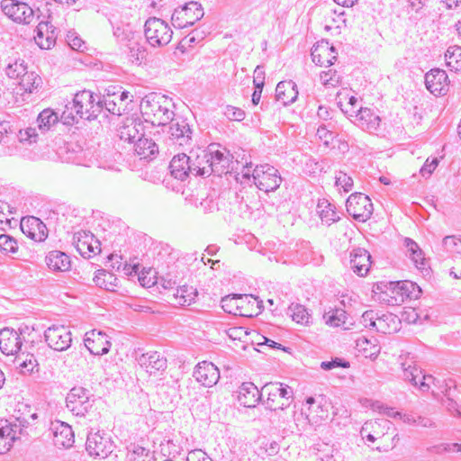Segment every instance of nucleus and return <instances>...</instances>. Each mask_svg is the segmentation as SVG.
Here are the masks:
<instances>
[{
	"label": "nucleus",
	"instance_id": "obj_1",
	"mask_svg": "<svg viewBox=\"0 0 461 461\" xmlns=\"http://www.w3.org/2000/svg\"><path fill=\"white\" fill-rule=\"evenodd\" d=\"M175 104L165 95L150 93L140 102V112L147 122L152 125H166L175 116Z\"/></svg>",
	"mask_w": 461,
	"mask_h": 461
},
{
	"label": "nucleus",
	"instance_id": "obj_2",
	"mask_svg": "<svg viewBox=\"0 0 461 461\" xmlns=\"http://www.w3.org/2000/svg\"><path fill=\"white\" fill-rule=\"evenodd\" d=\"M38 419L36 412L22 413L14 421L0 420V455L8 452L21 435L30 436L33 431V421Z\"/></svg>",
	"mask_w": 461,
	"mask_h": 461
},
{
	"label": "nucleus",
	"instance_id": "obj_3",
	"mask_svg": "<svg viewBox=\"0 0 461 461\" xmlns=\"http://www.w3.org/2000/svg\"><path fill=\"white\" fill-rule=\"evenodd\" d=\"M380 291V299L388 305H400L406 299L416 300L421 294V288L409 280L396 282H381L377 285Z\"/></svg>",
	"mask_w": 461,
	"mask_h": 461
},
{
	"label": "nucleus",
	"instance_id": "obj_4",
	"mask_svg": "<svg viewBox=\"0 0 461 461\" xmlns=\"http://www.w3.org/2000/svg\"><path fill=\"white\" fill-rule=\"evenodd\" d=\"M118 43L123 52L127 53L132 63L140 64L146 58L147 50L141 43L140 36L129 29L117 27L113 31Z\"/></svg>",
	"mask_w": 461,
	"mask_h": 461
},
{
	"label": "nucleus",
	"instance_id": "obj_5",
	"mask_svg": "<svg viewBox=\"0 0 461 461\" xmlns=\"http://www.w3.org/2000/svg\"><path fill=\"white\" fill-rule=\"evenodd\" d=\"M73 106L78 118L88 121L96 119L102 113L100 95L90 90L77 92L73 98Z\"/></svg>",
	"mask_w": 461,
	"mask_h": 461
},
{
	"label": "nucleus",
	"instance_id": "obj_6",
	"mask_svg": "<svg viewBox=\"0 0 461 461\" xmlns=\"http://www.w3.org/2000/svg\"><path fill=\"white\" fill-rule=\"evenodd\" d=\"M168 123L167 134L171 144L183 148L192 147L194 135L192 122L182 115L175 114Z\"/></svg>",
	"mask_w": 461,
	"mask_h": 461
},
{
	"label": "nucleus",
	"instance_id": "obj_7",
	"mask_svg": "<svg viewBox=\"0 0 461 461\" xmlns=\"http://www.w3.org/2000/svg\"><path fill=\"white\" fill-rule=\"evenodd\" d=\"M144 33L150 46L163 47L171 41L173 32L162 19L150 17L145 23Z\"/></svg>",
	"mask_w": 461,
	"mask_h": 461
},
{
	"label": "nucleus",
	"instance_id": "obj_8",
	"mask_svg": "<svg viewBox=\"0 0 461 461\" xmlns=\"http://www.w3.org/2000/svg\"><path fill=\"white\" fill-rule=\"evenodd\" d=\"M252 178L253 184L266 193L276 191L283 181L278 169L268 164L257 166Z\"/></svg>",
	"mask_w": 461,
	"mask_h": 461
},
{
	"label": "nucleus",
	"instance_id": "obj_9",
	"mask_svg": "<svg viewBox=\"0 0 461 461\" xmlns=\"http://www.w3.org/2000/svg\"><path fill=\"white\" fill-rule=\"evenodd\" d=\"M94 395L89 390L81 387H73L66 397L67 408L76 416L84 417L93 407Z\"/></svg>",
	"mask_w": 461,
	"mask_h": 461
},
{
	"label": "nucleus",
	"instance_id": "obj_10",
	"mask_svg": "<svg viewBox=\"0 0 461 461\" xmlns=\"http://www.w3.org/2000/svg\"><path fill=\"white\" fill-rule=\"evenodd\" d=\"M203 9L197 2H189L180 8L175 9L171 21L176 28L183 29L194 25L203 16Z\"/></svg>",
	"mask_w": 461,
	"mask_h": 461
},
{
	"label": "nucleus",
	"instance_id": "obj_11",
	"mask_svg": "<svg viewBox=\"0 0 461 461\" xmlns=\"http://www.w3.org/2000/svg\"><path fill=\"white\" fill-rule=\"evenodd\" d=\"M346 207L348 214L360 222H365L370 219L374 211L371 199L362 193L350 194L347 200Z\"/></svg>",
	"mask_w": 461,
	"mask_h": 461
},
{
	"label": "nucleus",
	"instance_id": "obj_12",
	"mask_svg": "<svg viewBox=\"0 0 461 461\" xmlns=\"http://www.w3.org/2000/svg\"><path fill=\"white\" fill-rule=\"evenodd\" d=\"M0 6L3 13L17 23L30 24L34 20V11L24 2L2 0Z\"/></svg>",
	"mask_w": 461,
	"mask_h": 461
},
{
	"label": "nucleus",
	"instance_id": "obj_13",
	"mask_svg": "<svg viewBox=\"0 0 461 461\" xmlns=\"http://www.w3.org/2000/svg\"><path fill=\"white\" fill-rule=\"evenodd\" d=\"M114 448L113 441L105 432H89L86 442V449L91 456L105 458Z\"/></svg>",
	"mask_w": 461,
	"mask_h": 461
},
{
	"label": "nucleus",
	"instance_id": "obj_14",
	"mask_svg": "<svg viewBox=\"0 0 461 461\" xmlns=\"http://www.w3.org/2000/svg\"><path fill=\"white\" fill-rule=\"evenodd\" d=\"M210 162L213 168V175L221 176L222 175L232 174L233 170V156L226 149L220 144H210Z\"/></svg>",
	"mask_w": 461,
	"mask_h": 461
},
{
	"label": "nucleus",
	"instance_id": "obj_15",
	"mask_svg": "<svg viewBox=\"0 0 461 461\" xmlns=\"http://www.w3.org/2000/svg\"><path fill=\"white\" fill-rule=\"evenodd\" d=\"M44 339L48 346L56 351H65L72 344V333L65 325H51L45 330Z\"/></svg>",
	"mask_w": 461,
	"mask_h": 461
},
{
	"label": "nucleus",
	"instance_id": "obj_16",
	"mask_svg": "<svg viewBox=\"0 0 461 461\" xmlns=\"http://www.w3.org/2000/svg\"><path fill=\"white\" fill-rule=\"evenodd\" d=\"M258 303L257 298L249 294H233L223 297L221 301L224 312L239 316H251L249 312L250 303Z\"/></svg>",
	"mask_w": 461,
	"mask_h": 461
},
{
	"label": "nucleus",
	"instance_id": "obj_17",
	"mask_svg": "<svg viewBox=\"0 0 461 461\" xmlns=\"http://www.w3.org/2000/svg\"><path fill=\"white\" fill-rule=\"evenodd\" d=\"M158 261L159 264L156 273L158 275L168 276L178 280L180 275L184 273V264L177 258L175 252H167L164 249V252H159Z\"/></svg>",
	"mask_w": 461,
	"mask_h": 461
},
{
	"label": "nucleus",
	"instance_id": "obj_18",
	"mask_svg": "<svg viewBox=\"0 0 461 461\" xmlns=\"http://www.w3.org/2000/svg\"><path fill=\"white\" fill-rule=\"evenodd\" d=\"M193 376L203 386L212 387L218 383L220 371L212 362L202 361L195 366Z\"/></svg>",
	"mask_w": 461,
	"mask_h": 461
},
{
	"label": "nucleus",
	"instance_id": "obj_19",
	"mask_svg": "<svg viewBox=\"0 0 461 461\" xmlns=\"http://www.w3.org/2000/svg\"><path fill=\"white\" fill-rule=\"evenodd\" d=\"M427 89L435 95H444L448 90V77L443 69L433 68L425 75Z\"/></svg>",
	"mask_w": 461,
	"mask_h": 461
},
{
	"label": "nucleus",
	"instance_id": "obj_20",
	"mask_svg": "<svg viewBox=\"0 0 461 461\" xmlns=\"http://www.w3.org/2000/svg\"><path fill=\"white\" fill-rule=\"evenodd\" d=\"M137 361L150 375L164 372L167 366V358L158 351H151L140 355Z\"/></svg>",
	"mask_w": 461,
	"mask_h": 461
},
{
	"label": "nucleus",
	"instance_id": "obj_21",
	"mask_svg": "<svg viewBox=\"0 0 461 461\" xmlns=\"http://www.w3.org/2000/svg\"><path fill=\"white\" fill-rule=\"evenodd\" d=\"M21 230L35 241H43L48 237L46 225L37 217H23L20 222Z\"/></svg>",
	"mask_w": 461,
	"mask_h": 461
},
{
	"label": "nucleus",
	"instance_id": "obj_22",
	"mask_svg": "<svg viewBox=\"0 0 461 461\" xmlns=\"http://www.w3.org/2000/svg\"><path fill=\"white\" fill-rule=\"evenodd\" d=\"M21 333L14 329L5 328L0 330V350L5 355H17L22 351Z\"/></svg>",
	"mask_w": 461,
	"mask_h": 461
},
{
	"label": "nucleus",
	"instance_id": "obj_23",
	"mask_svg": "<svg viewBox=\"0 0 461 461\" xmlns=\"http://www.w3.org/2000/svg\"><path fill=\"white\" fill-rule=\"evenodd\" d=\"M337 52L332 45H330L329 41H321L314 45L312 49L311 56L312 61L321 67H330L333 65L337 59Z\"/></svg>",
	"mask_w": 461,
	"mask_h": 461
},
{
	"label": "nucleus",
	"instance_id": "obj_24",
	"mask_svg": "<svg viewBox=\"0 0 461 461\" xmlns=\"http://www.w3.org/2000/svg\"><path fill=\"white\" fill-rule=\"evenodd\" d=\"M192 156L185 153L175 155L170 161L169 170L172 176L181 181L193 175Z\"/></svg>",
	"mask_w": 461,
	"mask_h": 461
},
{
	"label": "nucleus",
	"instance_id": "obj_25",
	"mask_svg": "<svg viewBox=\"0 0 461 461\" xmlns=\"http://www.w3.org/2000/svg\"><path fill=\"white\" fill-rule=\"evenodd\" d=\"M85 346L92 355L103 356L109 352L111 342L107 340L104 333L92 330L86 334Z\"/></svg>",
	"mask_w": 461,
	"mask_h": 461
},
{
	"label": "nucleus",
	"instance_id": "obj_26",
	"mask_svg": "<svg viewBox=\"0 0 461 461\" xmlns=\"http://www.w3.org/2000/svg\"><path fill=\"white\" fill-rule=\"evenodd\" d=\"M53 442L59 448H69L75 442L74 431L68 423L57 420L52 423Z\"/></svg>",
	"mask_w": 461,
	"mask_h": 461
},
{
	"label": "nucleus",
	"instance_id": "obj_27",
	"mask_svg": "<svg viewBox=\"0 0 461 461\" xmlns=\"http://www.w3.org/2000/svg\"><path fill=\"white\" fill-rule=\"evenodd\" d=\"M193 166V176H209L213 174V168L210 162V145L205 149L200 150V152L191 151Z\"/></svg>",
	"mask_w": 461,
	"mask_h": 461
},
{
	"label": "nucleus",
	"instance_id": "obj_28",
	"mask_svg": "<svg viewBox=\"0 0 461 461\" xmlns=\"http://www.w3.org/2000/svg\"><path fill=\"white\" fill-rule=\"evenodd\" d=\"M323 399L318 402L313 397H308L306 403L309 405L305 411L306 419L312 425H319L329 418V408L322 403Z\"/></svg>",
	"mask_w": 461,
	"mask_h": 461
},
{
	"label": "nucleus",
	"instance_id": "obj_29",
	"mask_svg": "<svg viewBox=\"0 0 461 461\" xmlns=\"http://www.w3.org/2000/svg\"><path fill=\"white\" fill-rule=\"evenodd\" d=\"M56 28L49 22H41L36 27L35 42L42 50H50L56 43Z\"/></svg>",
	"mask_w": 461,
	"mask_h": 461
},
{
	"label": "nucleus",
	"instance_id": "obj_30",
	"mask_svg": "<svg viewBox=\"0 0 461 461\" xmlns=\"http://www.w3.org/2000/svg\"><path fill=\"white\" fill-rule=\"evenodd\" d=\"M262 393L251 382H244L239 387L238 401L247 408H254L261 401Z\"/></svg>",
	"mask_w": 461,
	"mask_h": 461
},
{
	"label": "nucleus",
	"instance_id": "obj_31",
	"mask_svg": "<svg viewBox=\"0 0 461 461\" xmlns=\"http://www.w3.org/2000/svg\"><path fill=\"white\" fill-rule=\"evenodd\" d=\"M355 116V123L361 129L373 132L378 130L381 122L379 115L367 107H359Z\"/></svg>",
	"mask_w": 461,
	"mask_h": 461
},
{
	"label": "nucleus",
	"instance_id": "obj_32",
	"mask_svg": "<svg viewBox=\"0 0 461 461\" xmlns=\"http://www.w3.org/2000/svg\"><path fill=\"white\" fill-rule=\"evenodd\" d=\"M350 266L359 276H365L371 266V255L364 249L357 248L350 253Z\"/></svg>",
	"mask_w": 461,
	"mask_h": 461
},
{
	"label": "nucleus",
	"instance_id": "obj_33",
	"mask_svg": "<svg viewBox=\"0 0 461 461\" xmlns=\"http://www.w3.org/2000/svg\"><path fill=\"white\" fill-rule=\"evenodd\" d=\"M298 97V89L293 80H285L277 84L276 88V98L285 106L294 104Z\"/></svg>",
	"mask_w": 461,
	"mask_h": 461
},
{
	"label": "nucleus",
	"instance_id": "obj_34",
	"mask_svg": "<svg viewBox=\"0 0 461 461\" xmlns=\"http://www.w3.org/2000/svg\"><path fill=\"white\" fill-rule=\"evenodd\" d=\"M143 125L136 120H127L124 124L119 129V137L121 140L130 143H136L138 140L141 139L143 134Z\"/></svg>",
	"mask_w": 461,
	"mask_h": 461
},
{
	"label": "nucleus",
	"instance_id": "obj_35",
	"mask_svg": "<svg viewBox=\"0 0 461 461\" xmlns=\"http://www.w3.org/2000/svg\"><path fill=\"white\" fill-rule=\"evenodd\" d=\"M49 269L55 272H65L71 267L69 257L59 250H52L45 258Z\"/></svg>",
	"mask_w": 461,
	"mask_h": 461
},
{
	"label": "nucleus",
	"instance_id": "obj_36",
	"mask_svg": "<svg viewBox=\"0 0 461 461\" xmlns=\"http://www.w3.org/2000/svg\"><path fill=\"white\" fill-rule=\"evenodd\" d=\"M392 422L386 419H379L374 421L366 422L361 429V436L366 438L369 442H375L376 438L384 435L382 431H376V428H384L389 429Z\"/></svg>",
	"mask_w": 461,
	"mask_h": 461
},
{
	"label": "nucleus",
	"instance_id": "obj_37",
	"mask_svg": "<svg viewBox=\"0 0 461 461\" xmlns=\"http://www.w3.org/2000/svg\"><path fill=\"white\" fill-rule=\"evenodd\" d=\"M337 105L348 116H354L359 108H357V98L354 95H348L347 92L339 91L336 95Z\"/></svg>",
	"mask_w": 461,
	"mask_h": 461
},
{
	"label": "nucleus",
	"instance_id": "obj_38",
	"mask_svg": "<svg viewBox=\"0 0 461 461\" xmlns=\"http://www.w3.org/2000/svg\"><path fill=\"white\" fill-rule=\"evenodd\" d=\"M403 245L407 249L409 258L414 263L415 267L419 269L425 268L426 259L419 245L410 238L404 239Z\"/></svg>",
	"mask_w": 461,
	"mask_h": 461
},
{
	"label": "nucleus",
	"instance_id": "obj_39",
	"mask_svg": "<svg viewBox=\"0 0 461 461\" xmlns=\"http://www.w3.org/2000/svg\"><path fill=\"white\" fill-rule=\"evenodd\" d=\"M401 369L402 372V379L418 387L422 371L417 367L415 362L412 359L406 358L404 361L401 362Z\"/></svg>",
	"mask_w": 461,
	"mask_h": 461
},
{
	"label": "nucleus",
	"instance_id": "obj_40",
	"mask_svg": "<svg viewBox=\"0 0 461 461\" xmlns=\"http://www.w3.org/2000/svg\"><path fill=\"white\" fill-rule=\"evenodd\" d=\"M262 391L267 393V399L266 401V406L271 411L285 410L289 406V402H281L276 404V398L279 397V383H267L262 387Z\"/></svg>",
	"mask_w": 461,
	"mask_h": 461
},
{
	"label": "nucleus",
	"instance_id": "obj_41",
	"mask_svg": "<svg viewBox=\"0 0 461 461\" xmlns=\"http://www.w3.org/2000/svg\"><path fill=\"white\" fill-rule=\"evenodd\" d=\"M134 151L140 159H147L157 154L158 148L151 139L144 138L143 136L135 143Z\"/></svg>",
	"mask_w": 461,
	"mask_h": 461
},
{
	"label": "nucleus",
	"instance_id": "obj_42",
	"mask_svg": "<svg viewBox=\"0 0 461 461\" xmlns=\"http://www.w3.org/2000/svg\"><path fill=\"white\" fill-rule=\"evenodd\" d=\"M102 103V112L106 111L113 115L120 116L125 111V105L114 102V94H110V90L105 95L100 96Z\"/></svg>",
	"mask_w": 461,
	"mask_h": 461
},
{
	"label": "nucleus",
	"instance_id": "obj_43",
	"mask_svg": "<svg viewBox=\"0 0 461 461\" xmlns=\"http://www.w3.org/2000/svg\"><path fill=\"white\" fill-rule=\"evenodd\" d=\"M317 209L321 221L328 226L339 220L335 207L328 203V201L320 202L317 205Z\"/></svg>",
	"mask_w": 461,
	"mask_h": 461
},
{
	"label": "nucleus",
	"instance_id": "obj_44",
	"mask_svg": "<svg viewBox=\"0 0 461 461\" xmlns=\"http://www.w3.org/2000/svg\"><path fill=\"white\" fill-rule=\"evenodd\" d=\"M90 240H93V234L90 231H78L73 237L74 245L77 252L86 258H90V254L86 251L89 250L87 247Z\"/></svg>",
	"mask_w": 461,
	"mask_h": 461
},
{
	"label": "nucleus",
	"instance_id": "obj_45",
	"mask_svg": "<svg viewBox=\"0 0 461 461\" xmlns=\"http://www.w3.org/2000/svg\"><path fill=\"white\" fill-rule=\"evenodd\" d=\"M197 291L193 286L188 285H181L176 289V294H174L176 303L185 306L190 305L194 302L197 297Z\"/></svg>",
	"mask_w": 461,
	"mask_h": 461
},
{
	"label": "nucleus",
	"instance_id": "obj_46",
	"mask_svg": "<svg viewBox=\"0 0 461 461\" xmlns=\"http://www.w3.org/2000/svg\"><path fill=\"white\" fill-rule=\"evenodd\" d=\"M326 323L331 327L344 326L347 322L348 315L345 310L334 308L326 312L323 315Z\"/></svg>",
	"mask_w": 461,
	"mask_h": 461
},
{
	"label": "nucleus",
	"instance_id": "obj_47",
	"mask_svg": "<svg viewBox=\"0 0 461 461\" xmlns=\"http://www.w3.org/2000/svg\"><path fill=\"white\" fill-rule=\"evenodd\" d=\"M14 364L23 374H31L36 366V359L32 355L21 351L15 355Z\"/></svg>",
	"mask_w": 461,
	"mask_h": 461
},
{
	"label": "nucleus",
	"instance_id": "obj_48",
	"mask_svg": "<svg viewBox=\"0 0 461 461\" xmlns=\"http://www.w3.org/2000/svg\"><path fill=\"white\" fill-rule=\"evenodd\" d=\"M446 64L452 71H461V47L450 46L445 53Z\"/></svg>",
	"mask_w": 461,
	"mask_h": 461
},
{
	"label": "nucleus",
	"instance_id": "obj_49",
	"mask_svg": "<svg viewBox=\"0 0 461 461\" xmlns=\"http://www.w3.org/2000/svg\"><path fill=\"white\" fill-rule=\"evenodd\" d=\"M59 117L56 113L45 109L37 117L38 128L41 132H46L52 125L58 122Z\"/></svg>",
	"mask_w": 461,
	"mask_h": 461
},
{
	"label": "nucleus",
	"instance_id": "obj_50",
	"mask_svg": "<svg viewBox=\"0 0 461 461\" xmlns=\"http://www.w3.org/2000/svg\"><path fill=\"white\" fill-rule=\"evenodd\" d=\"M442 247L450 256L461 258V236H446L442 240Z\"/></svg>",
	"mask_w": 461,
	"mask_h": 461
},
{
	"label": "nucleus",
	"instance_id": "obj_51",
	"mask_svg": "<svg viewBox=\"0 0 461 461\" xmlns=\"http://www.w3.org/2000/svg\"><path fill=\"white\" fill-rule=\"evenodd\" d=\"M396 316L391 313L378 315L375 322V330L384 334L392 333L396 330V327H391L390 323L395 324Z\"/></svg>",
	"mask_w": 461,
	"mask_h": 461
},
{
	"label": "nucleus",
	"instance_id": "obj_52",
	"mask_svg": "<svg viewBox=\"0 0 461 461\" xmlns=\"http://www.w3.org/2000/svg\"><path fill=\"white\" fill-rule=\"evenodd\" d=\"M143 457L148 458V461H155L154 453L141 446L133 445L131 448H129L127 453L128 461H140Z\"/></svg>",
	"mask_w": 461,
	"mask_h": 461
},
{
	"label": "nucleus",
	"instance_id": "obj_53",
	"mask_svg": "<svg viewBox=\"0 0 461 461\" xmlns=\"http://www.w3.org/2000/svg\"><path fill=\"white\" fill-rule=\"evenodd\" d=\"M288 313L291 315L293 321L301 324L309 323L310 314L307 309L299 303H292L288 308Z\"/></svg>",
	"mask_w": 461,
	"mask_h": 461
},
{
	"label": "nucleus",
	"instance_id": "obj_54",
	"mask_svg": "<svg viewBox=\"0 0 461 461\" xmlns=\"http://www.w3.org/2000/svg\"><path fill=\"white\" fill-rule=\"evenodd\" d=\"M18 241L8 234H0V252L5 255H16L18 253Z\"/></svg>",
	"mask_w": 461,
	"mask_h": 461
},
{
	"label": "nucleus",
	"instance_id": "obj_55",
	"mask_svg": "<svg viewBox=\"0 0 461 461\" xmlns=\"http://www.w3.org/2000/svg\"><path fill=\"white\" fill-rule=\"evenodd\" d=\"M321 84L326 88H334L341 84L342 77L335 69H329L320 74Z\"/></svg>",
	"mask_w": 461,
	"mask_h": 461
},
{
	"label": "nucleus",
	"instance_id": "obj_56",
	"mask_svg": "<svg viewBox=\"0 0 461 461\" xmlns=\"http://www.w3.org/2000/svg\"><path fill=\"white\" fill-rule=\"evenodd\" d=\"M117 277L106 270H99L95 276L96 285L104 287L106 290H113V287L117 286Z\"/></svg>",
	"mask_w": 461,
	"mask_h": 461
},
{
	"label": "nucleus",
	"instance_id": "obj_57",
	"mask_svg": "<svg viewBox=\"0 0 461 461\" xmlns=\"http://www.w3.org/2000/svg\"><path fill=\"white\" fill-rule=\"evenodd\" d=\"M20 86L25 91L32 93L37 89L41 84V78L33 72H26L21 78Z\"/></svg>",
	"mask_w": 461,
	"mask_h": 461
},
{
	"label": "nucleus",
	"instance_id": "obj_58",
	"mask_svg": "<svg viewBox=\"0 0 461 461\" xmlns=\"http://www.w3.org/2000/svg\"><path fill=\"white\" fill-rule=\"evenodd\" d=\"M26 69L24 60L19 59L8 63L5 73L10 78H21L27 72Z\"/></svg>",
	"mask_w": 461,
	"mask_h": 461
},
{
	"label": "nucleus",
	"instance_id": "obj_59",
	"mask_svg": "<svg viewBox=\"0 0 461 461\" xmlns=\"http://www.w3.org/2000/svg\"><path fill=\"white\" fill-rule=\"evenodd\" d=\"M335 184L337 186H341L345 192H349L353 187V179L345 172L339 171L336 174Z\"/></svg>",
	"mask_w": 461,
	"mask_h": 461
},
{
	"label": "nucleus",
	"instance_id": "obj_60",
	"mask_svg": "<svg viewBox=\"0 0 461 461\" xmlns=\"http://www.w3.org/2000/svg\"><path fill=\"white\" fill-rule=\"evenodd\" d=\"M223 114L230 121L241 122L245 118V112L242 109L231 105L224 108Z\"/></svg>",
	"mask_w": 461,
	"mask_h": 461
},
{
	"label": "nucleus",
	"instance_id": "obj_61",
	"mask_svg": "<svg viewBox=\"0 0 461 461\" xmlns=\"http://www.w3.org/2000/svg\"><path fill=\"white\" fill-rule=\"evenodd\" d=\"M77 117L78 116L76 114L73 102L68 103L61 114V120L64 124L72 125L74 122H77Z\"/></svg>",
	"mask_w": 461,
	"mask_h": 461
},
{
	"label": "nucleus",
	"instance_id": "obj_62",
	"mask_svg": "<svg viewBox=\"0 0 461 461\" xmlns=\"http://www.w3.org/2000/svg\"><path fill=\"white\" fill-rule=\"evenodd\" d=\"M400 420H402L404 423L410 425H420L423 427H428L429 425H430L429 420L421 418L420 416L415 417L414 415L408 413L401 412Z\"/></svg>",
	"mask_w": 461,
	"mask_h": 461
},
{
	"label": "nucleus",
	"instance_id": "obj_63",
	"mask_svg": "<svg viewBox=\"0 0 461 461\" xmlns=\"http://www.w3.org/2000/svg\"><path fill=\"white\" fill-rule=\"evenodd\" d=\"M316 136L320 140L323 142L325 146H329L330 143L333 140L334 135L333 132L327 129L326 125L321 124L318 127Z\"/></svg>",
	"mask_w": 461,
	"mask_h": 461
},
{
	"label": "nucleus",
	"instance_id": "obj_64",
	"mask_svg": "<svg viewBox=\"0 0 461 461\" xmlns=\"http://www.w3.org/2000/svg\"><path fill=\"white\" fill-rule=\"evenodd\" d=\"M378 313L373 310L366 311L361 316V322L366 328H372L375 330V322Z\"/></svg>",
	"mask_w": 461,
	"mask_h": 461
}]
</instances>
